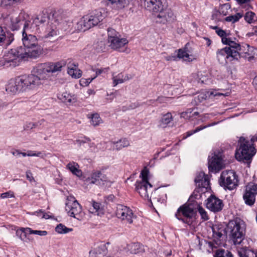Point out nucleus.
I'll use <instances>...</instances> for the list:
<instances>
[{"mask_svg": "<svg viewBox=\"0 0 257 257\" xmlns=\"http://www.w3.org/2000/svg\"><path fill=\"white\" fill-rule=\"evenodd\" d=\"M36 31L30 26V21H26L24 24L22 41L24 47L22 50L29 58H36L43 53V48L39 44L38 39L32 32Z\"/></svg>", "mask_w": 257, "mask_h": 257, "instance_id": "f257e3e1", "label": "nucleus"}, {"mask_svg": "<svg viewBox=\"0 0 257 257\" xmlns=\"http://www.w3.org/2000/svg\"><path fill=\"white\" fill-rule=\"evenodd\" d=\"M107 12L105 9L94 10L90 15L82 18L76 24L75 29L78 31H85L97 25L106 17Z\"/></svg>", "mask_w": 257, "mask_h": 257, "instance_id": "f03ea898", "label": "nucleus"}, {"mask_svg": "<svg viewBox=\"0 0 257 257\" xmlns=\"http://www.w3.org/2000/svg\"><path fill=\"white\" fill-rule=\"evenodd\" d=\"M32 73L31 75L22 76L25 90H37L41 87L47 79L46 75L43 73L38 65L34 68Z\"/></svg>", "mask_w": 257, "mask_h": 257, "instance_id": "7ed1b4c3", "label": "nucleus"}, {"mask_svg": "<svg viewBox=\"0 0 257 257\" xmlns=\"http://www.w3.org/2000/svg\"><path fill=\"white\" fill-rule=\"evenodd\" d=\"M29 58L22 50V46L12 49L5 53L0 60V66L15 67L18 65L21 60H28Z\"/></svg>", "mask_w": 257, "mask_h": 257, "instance_id": "20e7f679", "label": "nucleus"}, {"mask_svg": "<svg viewBox=\"0 0 257 257\" xmlns=\"http://www.w3.org/2000/svg\"><path fill=\"white\" fill-rule=\"evenodd\" d=\"M220 186L225 190H233L238 186V176L236 172L232 170L222 171L218 180Z\"/></svg>", "mask_w": 257, "mask_h": 257, "instance_id": "39448f33", "label": "nucleus"}, {"mask_svg": "<svg viewBox=\"0 0 257 257\" xmlns=\"http://www.w3.org/2000/svg\"><path fill=\"white\" fill-rule=\"evenodd\" d=\"M239 142V148L236 150L235 158L239 161L250 160L256 153L255 149L244 138H240Z\"/></svg>", "mask_w": 257, "mask_h": 257, "instance_id": "423d86ee", "label": "nucleus"}, {"mask_svg": "<svg viewBox=\"0 0 257 257\" xmlns=\"http://www.w3.org/2000/svg\"><path fill=\"white\" fill-rule=\"evenodd\" d=\"M236 46H233V48L227 45L225 48L218 50L217 52V58L220 63L226 62L227 60L232 61L238 60L240 58V54L239 51L241 50V46L236 43Z\"/></svg>", "mask_w": 257, "mask_h": 257, "instance_id": "0eeeda50", "label": "nucleus"}, {"mask_svg": "<svg viewBox=\"0 0 257 257\" xmlns=\"http://www.w3.org/2000/svg\"><path fill=\"white\" fill-rule=\"evenodd\" d=\"M148 174L149 171L145 167L140 174L142 180L137 181L135 184L136 191L142 198L146 200L150 199L149 192L152 190V185L148 182Z\"/></svg>", "mask_w": 257, "mask_h": 257, "instance_id": "6e6552de", "label": "nucleus"}, {"mask_svg": "<svg viewBox=\"0 0 257 257\" xmlns=\"http://www.w3.org/2000/svg\"><path fill=\"white\" fill-rule=\"evenodd\" d=\"M65 209L69 215L78 220H81L84 216L80 205L73 196L68 197Z\"/></svg>", "mask_w": 257, "mask_h": 257, "instance_id": "1a4fd4ad", "label": "nucleus"}, {"mask_svg": "<svg viewBox=\"0 0 257 257\" xmlns=\"http://www.w3.org/2000/svg\"><path fill=\"white\" fill-rule=\"evenodd\" d=\"M194 214L193 209L191 207L184 205L178 209L175 216L178 219L190 225L193 221Z\"/></svg>", "mask_w": 257, "mask_h": 257, "instance_id": "9d476101", "label": "nucleus"}, {"mask_svg": "<svg viewBox=\"0 0 257 257\" xmlns=\"http://www.w3.org/2000/svg\"><path fill=\"white\" fill-rule=\"evenodd\" d=\"M257 194V184L253 182L249 183L245 187L243 195V199L245 204L251 206L255 200Z\"/></svg>", "mask_w": 257, "mask_h": 257, "instance_id": "9b49d317", "label": "nucleus"}, {"mask_svg": "<svg viewBox=\"0 0 257 257\" xmlns=\"http://www.w3.org/2000/svg\"><path fill=\"white\" fill-rule=\"evenodd\" d=\"M230 238L234 244L241 243L244 238V229L239 223L232 222L230 224Z\"/></svg>", "mask_w": 257, "mask_h": 257, "instance_id": "f8f14e48", "label": "nucleus"}, {"mask_svg": "<svg viewBox=\"0 0 257 257\" xmlns=\"http://www.w3.org/2000/svg\"><path fill=\"white\" fill-rule=\"evenodd\" d=\"M115 214L116 216L127 223L131 224L133 219L136 217L133 211L129 207L121 204H118L116 207Z\"/></svg>", "mask_w": 257, "mask_h": 257, "instance_id": "ddd939ff", "label": "nucleus"}, {"mask_svg": "<svg viewBox=\"0 0 257 257\" xmlns=\"http://www.w3.org/2000/svg\"><path fill=\"white\" fill-rule=\"evenodd\" d=\"M66 65L64 61H61L56 63L48 62L45 63L39 64L38 65L46 75V78L49 77V73H55L61 70V68Z\"/></svg>", "mask_w": 257, "mask_h": 257, "instance_id": "4468645a", "label": "nucleus"}, {"mask_svg": "<svg viewBox=\"0 0 257 257\" xmlns=\"http://www.w3.org/2000/svg\"><path fill=\"white\" fill-rule=\"evenodd\" d=\"M41 30L37 32L41 34L42 39H48L50 40L55 39L59 34L56 25L53 23L49 25H43L41 27Z\"/></svg>", "mask_w": 257, "mask_h": 257, "instance_id": "2eb2a0df", "label": "nucleus"}, {"mask_svg": "<svg viewBox=\"0 0 257 257\" xmlns=\"http://www.w3.org/2000/svg\"><path fill=\"white\" fill-rule=\"evenodd\" d=\"M6 90L11 94H16L21 91H25L22 77L11 79L6 85Z\"/></svg>", "mask_w": 257, "mask_h": 257, "instance_id": "dca6fc26", "label": "nucleus"}, {"mask_svg": "<svg viewBox=\"0 0 257 257\" xmlns=\"http://www.w3.org/2000/svg\"><path fill=\"white\" fill-rule=\"evenodd\" d=\"M50 15L47 12H42L34 19L32 23L30 22V26L33 29L39 31L41 29V27L43 25H49L52 23L50 21Z\"/></svg>", "mask_w": 257, "mask_h": 257, "instance_id": "f3484780", "label": "nucleus"}, {"mask_svg": "<svg viewBox=\"0 0 257 257\" xmlns=\"http://www.w3.org/2000/svg\"><path fill=\"white\" fill-rule=\"evenodd\" d=\"M141 4L146 10L153 13H158L164 7L162 0H141Z\"/></svg>", "mask_w": 257, "mask_h": 257, "instance_id": "a211bd4d", "label": "nucleus"}, {"mask_svg": "<svg viewBox=\"0 0 257 257\" xmlns=\"http://www.w3.org/2000/svg\"><path fill=\"white\" fill-rule=\"evenodd\" d=\"M158 15L156 17V21L157 22L165 24L167 23H172L175 19V17L170 9L164 10L159 11Z\"/></svg>", "mask_w": 257, "mask_h": 257, "instance_id": "6ab92c4d", "label": "nucleus"}, {"mask_svg": "<svg viewBox=\"0 0 257 257\" xmlns=\"http://www.w3.org/2000/svg\"><path fill=\"white\" fill-rule=\"evenodd\" d=\"M223 207L222 201L214 195H211L207 199L206 207L214 212L220 211Z\"/></svg>", "mask_w": 257, "mask_h": 257, "instance_id": "aec40b11", "label": "nucleus"}, {"mask_svg": "<svg viewBox=\"0 0 257 257\" xmlns=\"http://www.w3.org/2000/svg\"><path fill=\"white\" fill-rule=\"evenodd\" d=\"M128 41L125 38H121L119 36L112 39L109 42V46L113 49L118 50L119 52H124L127 49L125 47Z\"/></svg>", "mask_w": 257, "mask_h": 257, "instance_id": "412c9836", "label": "nucleus"}, {"mask_svg": "<svg viewBox=\"0 0 257 257\" xmlns=\"http://www.w3.org/2000/svg\"><path fill=\"white\" fill-rule=\"evenodd\" d=\"M196 185L199 188H204L205 191L210 187V181L207 175L203 172L199 173L194 180Z\"/></svg>", "mask_w": 257, "mask_h": 257, "instance_id": "4be33fe9", "label": "nucleus"}, {"mask_svg": "<svg viewBox=\"0 0 257 257\" xmlns=\"http://www.w3.org/2000/svg\"><path fill=\"white\" fill-rule=\"evenodd\" d=\"M222 159L218 155L214 154L211 158L208 159V169L209 171L218 172L222 168Z\"/></svg>", "mask_w": 257, "mask_h": 257, "instance_id": "5701e85b", "label": "nucleus"}, {"mask_svg": "<svg viewBox=\"0 0 257 257\" xmlns=\"http://www.w3.org/2000/svg\"><path fill=\"white\" fill-rule=\"evenodd\" d=\"M105 5L113 10H120L126 7L130 4L129 0H106Z\"/></svg>", "mask_w": 257, "mask_h": 257, "instance_id": "b1692460", "label": "nucleus"}, {"mask_svg": "<svg viewBox=\"0 0 257 257\" xmlns=\"http://www.w3.org/2000/svg\"><path fill=\"white\" fill-rule=\"evenodd\" d=\"M217 96H224V94L215 91H202L199 93L197 96L195 97L194 101L197 104L207 98H212V96L215 97Z\"/></svg>", "mask_w": 257, "mask_h": 257, "instance_id": "393cba45", "label": "nucleus"}, {"mask_svg": "<svg viewBox=\"0 0 257 257\" xmlns=\"http://www.w3.org/2000/svg\"><path fill=\"white\" fill-rule=\"evenodd\" d=\"M107 243H101L89 251L91 257H105L107 253Z\"/></svg>", "mask_w": 257, "mask_h": 257, "instance_id": "a878e982", "label": "nucleus"}, {"mask_svg": "<svg viewBox=\"0 0 257 257\" xmlns=\"http://www.w3.org/2000/svg\"><path fill=\"white\" fill-rule=\"evenodd\" d=\"M166 194L162 190L157 189L151 194L150 199L148 200L150 201L153 204V203L156 206H160L161 205L165 200Z\"/></svg>", "mask_w": 257, "mask_h": 257, "instance_id": "bb28decb", "label": "nucleus"}, {"mask_svg": "<svg viewBox=\"0 0 257 257\" xmlns=\"http://www.w3.org/2000/svg\"><path fill=\"white\" fill-rule=\"evenodd\" d=\"M57 96L58 99L63 103L71 104L76 101L75 96L67 92H59Z\"/></svg>", "mask_w": 257, "mask_h": 257, "instance_id": "cd10ccee", "label": "nucleus"}, {"mask_svg": "<svg viewBox=\"0 0 257 257\" xmlns=\"http://www.w3.org/2000/svg\"><path fill=\"white\" fill-rule=\"evenodd\" d=\"M245 46L247 48V51L243 50L241 48V50L239 51V53L240 54V57H242L246 59H247L248 60H251L253 59L255 52L257 51L256 49H254L253 47H250L248 45L246 44Z\"/></svg>", "mask_w": 257, "mask_h": 257, "instance_id": "c85d7f7f", "label": "nucleus"}, {"mask_svg": "<svg viewBox=\"0 0 257 257\" xmlns=\"http://www.w3.org/2000/svg\"><path fill=\"white\" fill-rule=\"evenodd\" d=\"M68 74L72 77L79 78L81 76V72L78 68L77 65L70 61L68 64Z\"/></svg>", "mask_w": 257, "mask_h": 257, "instance_id": "c756f323", "label": "nucleus"}, {"mask_svg": "<svg viewBox=\"0 0 257 257\" xmlns=\"http://www.w3.org/2000/svg\"><path fill=\"white\" fill-rule=\"evenodd\" d=\"M215 32L218 36L221 37V41L223 44L231 46L232 48H233V46H236V42L227 37V35L225 31L221 29H217Z\"/></svg>", "mask_w": 257, "mask_h": 257, "instance_id": "7c9ffc66", "label": "nucleus"}, {"mask_svg": "<svg viewBox=\"0 0 257 257\" xmlns=\"http://www.w3.org/2000/svg\"><path fill=\"white\" fill-rule=\"evenodd\" d=\"M194 81L200 83H207L209 81L208 73L204 71L198 72L192 74Z\"/></svg>", "mask_w": 257, "mask_h": 257, "instance_id": "2f4dec72", "label": "nucleus"}, {"mask_svg": "<svg viewBox=\"0 0 257 257\" xmlns=\"http://www.w3.org/2000/svg\"><path fill=\"white\" fill-rule=\"evenodd\" d=\"M212 231V235L214 239L220 240L223 235V233L225 232V229L222 225L214 224L211 227Z\"/></svg>", "mask_w": 257, "mask_h": 257, "instance_id": "473e14b6", "label": "nucleus"}, {"mask_svg": "<svg viewBox=\"0 0 257 257\" xmlns=\"http://www.w3.org/2000/svg\"><path fill=\"white\" fill-rule=\"evenodd\" d=\"M111 147L113 150H120L123 148L130 146V142L125 138L121 139L117 141H113L111 142Z\"/></svg>", "mask_w": 257, "mask_h": 257, "instance_id": "72a5a7b5", "label": "nucleus"}, {"mask_svg": "<svg viewBox=\"0 0 257 257\" xmlns=\"http://www.w3.org/2000/svg\"><path fill=\"white\" fill-rule=\"evenodd\" d=\"M112 75L113 86H116L117 85L122 83L130 79V77L127 75L124 76L122 73H120L115 75L114 73H113Z\"/></svg>", "mask_w": 257, "mask_h": 257, "instance_id": "f704fd0d", "label": "nucleus"}, {"mask_svg": "<svg viewBox=\"0 0 257 257\" xmlns=\"http://www.w3.org/2000/svg\"><path fill=\"white\" fill-rule=\"evenodd\" d=\"M177 56L178 59L188 62L191 61L194 59L193 56L189 54L186 48L179 49L178 50Z\"/></svg>", "mask_w": 257, "mask_h": 257, "instance_id": "c9c22d12", "label": "nucleus"}, {"mask_svg": "<svg viewBox=\"0 0 257 257\" xmlns=\"http://www.w3.org/2000/svg\"><path fill=\"white\" fill-rule=\"evenodd\" d=\"M173 116L170 112H168L162 115L159 121V126L161 127H166L167 125L172 120Z\"/></svg>", "mask_w": 257, "mask_h": 257, "instance_id": "e433bc0d", "label": "nucleus"}, {"mask_svg": "<svg viewBox=\"0 0 257 257\" xmlns=\"http://www.w3.org/2000/svg\"><path fill=\"white\" fill-rule=\"evenodd\" d=\"M89 205L90 206L89 211L90 213L96 214L97 215H99L100 214L102 213L100 208V204L98 203L92 201L89 202Z\"/></svg>", "mask_w": 257, "mask_h": 257, "instance_id": "4c0bfd02", "label": "nucleus"}, {"mask_svg": "<svg viewBox=\"0 0 257 257\" xmlns=\"http://www.w3.org/2000/svg\"><path fill=\"white\" fill-rule=\"evenodd\" d=\"M78 165L75 162H70L67 164L66 168L70 170L74 175L79 176L81 175V171L78 169Z\"/></svg>", "mask_w": 257, "mask_h": 257, "instance_id": "58836bf2", "label": "nucleus"}, {"mask_svg": "<svg viewBox=\"0 0 257 257\" xmlns=\"http://www.w3.org/2000/svg\"><path fill=\"white\" fill-rule=\"evenodd\" d=\"M72 230V228H68L61 223L58 224L55 228V231L59 234H66Z\"/></svg>", "mask_w": 257, "mask_h": 257, "instance_id": "ea45409f", "label": "nucleus"}, {"mask_svg": "<svg viewBox=\"0 0 257 257\" xmlns=\"http://www.w3.org/2000/svg\"><path fill=\"white\" fill-rule=\"evenodd\" d=\"M129 249L132 253L137 254L142 252L143 248L142 245L139 243H133L129 246Z\"/></svg>", "mask_w": 257, "mask_h": 257, "instance_id": "a19ab883", "label": "nucleus"}, {"mask_svg": "<svg viewBox=\"0 0 257 257\" xmlns=\"http://www.w3.org/2000/svg\"><path fill=\"white\" fill-rule=\"evenodd\" d=\"M244 19L248 23L251 24L257 20V17L254 13L247 12L245 15Z\"/></svg>", "mask_w": 257, "mask_h": 257, "instance_id": "79ce46f5", "label": "nucleus"}, {"mask_svg": "<svg viewBox=\"0 0 257 257\" xmlns=\"http://www.w3.org/2000/svg\"><path fill=\"white\" fill-rule=\"evenodd\" d=\"M243 16V14L240 13H236L234 15L229 16L225 18V20L226 22H232L234 23L239 21Z\"/></svg>", "mask_w": 257, "mask_h": 257, "instance_id": "37998d69", "label": "nucleus"}, {"mask_svg": "<svg viewBox=\"0 0 257 257\" xmlns=\"http://www.w3.org/2000/svg\"><path fill=\"white\" fill-rule=\"evenodd\" d=\"M91 124L95 126L98 125L102 123V119L100 117L99 115L97 113H94L91 115Z\"/></svg>", "mask_w": 257, "mask_h": 257, "instance_id": "c03bdc74", "label": "nucleus"}, {"mask_svg": "<svg viewBox=\"0 0 257 257\" xmlns=\"http://www.w3.org/2000/svg\"><path fill=\"white\" fill-rule=\"evenodd\" d=\"M100 171L94 172L91 175V183L101 185L100 181Z\"/></svg>", "mask_w": 257, "mask_h": 257, "instance_id": "a18cd8bd", "label": "nucleus"}, {"mask_svg": "<svg viewBox=\"0 0 257 257\" xmlns=\"http://www.w3.org/2000/svg\"><path fill=\"white\" fill-rule=\"evenodd\" d=\"M11 22L13 30H16L19 27L20 21L17 17L12 16L11 18Z\"/></svg>", "mask_w": 257, "mask_h": 257, "instance_id": "49530a36", "label": "nucleus"}, {"mask_svg": "<svg viewBox=\"0 0 257 257\" xmlns=\"http://www.w3.org/2000/svg\"><path fill=\"white\" fill-rule=\"evenodd\" d=\"M107 31L108 43L111 40H112V39H114L115 37L118 36V34L116 32L115 30L112 28H109Z\"/></svg>", "mask_w": 257, "mask_h": 257, "instance_id": "de8ad7c7", "label": "nucleus"}, {"mask_svg": "<svg viewBox=\"0 0 257 257\" xmlns=\"http://www.w3.org/2000/svg\"><path fill=\"white\" fill-rule=\"evenodd\" d=\"M109 70V68L108 67L105 68H96L95 69H93V71L95 72V75L94 77L95 78L102 74V73H107Z\"/></svg>", "mask_w": 257, "mask_h": 257, "instance_id": "09e8293b", "label": "nucleus"}, {"mask_svg": "<svg viewBox=\"0 0 257 257\" xmlns=\"http://www.w3.org/2000/svg\"><path fill=\"white\" fill-rule=\"evenodd\" d=\"M215 257H233V256L230 251L223 250L217 252Z\"/></svg>", "mask_w": 257, "mask_h": 257, "instance_id": "8fccbe9b", "label": "nucleus"}, {"mask_svg": "<svg viewBox=\"0 0 257 257\" xmlns=\"http://www.w3.org/2000/svg\"><path fill=\"white\" fill-rule=\"evenodd\" d=\"M198 114V112L196 111L192 114V112L190 111H187L186 112H183L181 114V116L185 119H189L190 118L193 117V116L197 115Z\"/></svg>", "mask_w": 257, "mask_h": 257, "instance_id": "3c124183", "label": "nucleus"}, {"mask_svg": "<svg viewBox=\"0 0 257 257\" xmlns=\"http://www.w3.org/2000/svg\"><path fill=\"white\" fill-rule=\"evenodd\" d=\"M95 78V77H90L88 78H82L80 80V84L82 86H86Z\"/></svg>", "mask_w": 257, "mask_h": 257, "instance_id": "603ef678", "label": "nucleus"}, {"mask_svg": "<svg viewBox=\"0 0 257 257\" xmlns=\"http://www.w3.org/2000/svg\"><path fill=\"white\" fill-rule=\"evenodd\" d=\"M211 125H212L208 124L207 125H205V126H198V127H196V129L194 130H192V131L188 132L187 133V137H189V136H191L192 135L194 134V133H197V132H198L204 128H205L208 126H210Z\"/></svg>", "mask_w": 257, "mask_h": 257, "instance_id": "864d4df0", "label": "nucleus"}, {"mask_svg": "<svg viewBox=\"0 0 257 257\" xmlns=\"http://www.w3.org/2000/svg\"><path fill=\"white\" fill-rule=\"evenodd\" d=\"M29 229L31 230H33L31 228L29 227H21L17 230V234L19 235L20 232H21V233H24L25 234V236H26L27 234H33V233H31V231L29 230Z\"/></svg>", "mask_w": 257, "mask_h": 257, "instance_id": "5fc2aeb1", "label": "nucleus"}, {"mask_svg": "<svg viewBox=\"0 0 257 257\" xmlns=\"http://www.w3.org/2000/svg\"><path fill=\"white\" fill-rule=\"evenodd\" d=\"M198 212L200 214L201 218L204 220L208 219V217L205 210L201 207L198 208Z\"/></svg>", "mask_w": 257, "mask_h": 257, "instance_id": "6e6d98bb", "label": "nucleus"}, {"mask_svg": "<svg viewBox=\"0 0 257 257\" xmlns=\"http://www.w3.org/2000/svg\"><path fill=\"white\" fill-rule=\"evenodd\" d=\"M14 193L13 191H9L1 194V198L2 199L14 197Z\"/></svg>", "mask_w": 257, "mask_h": 257, "instance_id": "4d7b16f0", "label": "nucleus"}, {"mask_svg": "<svg viewBox=\"0 0 257 257\" xmlns=\"http://www.w3.org/2000/svg\"><path fill=\"white\" fill-rule=\"evenodd\" d=\"M100 181L101 182V185H104L105 183H107L109 182L108 178L106 176V175L104 174H103L100 171Z\"/></svg>", "mask_w": 257, "mask_h": 257, "instance_id": "13d9d810", "label": "nucleus"}, {"mask_svg": "<svg viewBox=\"0 0 257 257\" xmlns=\"http://www.w3.org/2000/svg\"><path fill=\"white\" fill-rule=\"evenodd\" d=\"M29 230L30 231L31 233H33V234L38 235L39 236H46L48 234L47 231L45 230H31L30 229H29Z\"/></svg>", "mask_w": 257, "mask_h": 257, "instance_id": "bf43d9fd", "label": "nucleus"}, {"mask_svg": "<svg viewBox=\"0 0 257 257\" xmlns=\"http://www.w3.org/2000/svg\"><path fill=\"white\" fill-rule=\"evenodd\" d=\"M34 214L37 216H39V214H42V218L49 219L50 217V216L49 214L44 213L41 210L35 212Z\"/></svg>", "mask_w": 257, "mask_h": 257, "instance_id": "052dcab7", "label": "nucleus"}, {"mask_svg": "<svg viewBox=\"0 0 257 257\" xmlns=\"http://www.w3.org/2000/svg\"><path fill=\"white\" fill-rule=\"evenodd\" d=\"M178 56L177 55H171L170 56H168L165 57V59L166 60L168 61H177L178 59Z\"/></svg>", "mask_w": 257, "mask_h": 257, "instance_id": "680f3d73", "label": "nucleus"}, {"mask_svg": "<svg viewBox=\"0 0 257 257\" xmlns=\"http://www.w3.org/2000/svg\"><path fill=\"white\" fill-rule=\"evenodd\" d=\"M6 38V35L3 28L0 27V43L3 42Z\"/></svg>", "mask_w": 257, "mask_h": 257, "instance_id": "e2e57ef3", "label": "nucleus"}, {"mask_svg": "<svg viewBox=\"0 0 257 257\" xmlns=\"http://www.w3.org/2000/svg\"><path fill=\"white\" fill-rule=\"evenodd\" d=\"M238 254L239 257H248L246 251L243 249H240L238 250Z\"/></svg>", "mask_w": 257, "mask_h": 257, "instance_id": "0e129e2a", "label": "nucleus"}, {"mask_svg": "<svg viewBox=\"0 0 257 257\" xmlns=\"http://www.w3.org/2000/svg\"><path fill=\"white\" fill-rule=\"evenodd\" d=\"M26 177L28 180H29L30 182H32L34 180V178L33 177L32 173L30 171H28L26 172Z\"/></svg>", "mask_w": 257, "mask_h": 257, "instance_id": "69168bd1", "label": "nucleus"}, {"mask_svg": "<svg viewBox=\"0 0 257 257\" xmlns=\"http://www.w3.org/2000/svg\"><path fill=\"white\" fill-rule=\"evenodd\" d=\"M235 1L239 5H242L243 4H248L251 0H235Z\"/></svg>", "mask_w": 257, "mask_h": 257, "instance_id": "338daca9", "label": "nucleus"}, {"mask_svg": "<svg viewBox=\"0 0 257 257\" xmlns=\"http://www.w3.org/2000/svg\"><path fill=\"white\" fill-rule=\"evenodd\" d=\"M36 125H37L35 123L29 122L27 124L26 128L32 129L33 128H35L36 126Z\"/></svg>", "mask_w": 257, "mask_h": 257, "instance_id": "774afa93", "label": "nucleus"}]
</instances>
